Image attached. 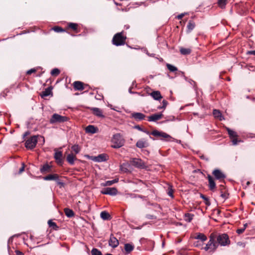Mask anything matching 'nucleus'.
<instances>
[{"instance_id":"obj_1","label":"nucleus","mask_w":255,"mask_h":255,"mask_svg":"<svg viewBox=\"0 0 255 255\" xmlns=\"http://www.w3.org/2000/svg\"><path fill=\"white\" fill-rule=\"evenodd\" d=\"M127 37L124 31L116 33L112 40V43L116 46L124 45L126 43Z\"/></svg>"},{"instance_id":"obj_2","label":"nucleus","mask_w":255,"mask_h":255,"mask_svg":"<svg viewBox=\"0 0 255 255\" xmlns=\"http://www.w3.org/2000/svg\"><path fill=\"white\" fill-rule=\"evenodd\" d=\"M209 238V241L204 249L206 251H209V252L214 253L218 247V244L216 242V235L213 233L211 234Z\"/></svg>"},{"instance_id":"obj_3","label":"nucleus","mask_w":255,"mask_h":255,"mask_svg":"<svg viewBox=\"0 0 255 255\" xmlns=\"http://www.w3.org/2000/svg\"><path fill=\"white\" fill-rule=\"evenodd\" d=\"M112 142L114 144L112 145V147L119 148L124 145L125 140L120 133H116L113 135Z\"/></svg>"},{"instance_id":"obj_4","label":"nucleus","mask_w":255,"mask_h":255,"mask_svg":"<svg viewBox=\"0 0 255 255\" xmlns=\"http://www.w3.org/2000/svg\"><path fill=\"white\" fill-rule=\"evenodd\" d=\"M216 239L218 246H226L230 244V240L227 234H220L217 236L216 235Z\"/></svg>"},{"instance_id":"obj_5","label":"nucleus","mask_w":255,"mask_h":255,"mask_svg":"<svg viewBox=\"0 0 255 255\" xmlns=\"http://www.w3.org/2000/svg\"><path fill=\"white\" fill-rule=\"evenodd\" d=\"M214 179L222 183H225V179L226 178V175L221 170L215 169L212 172Z\"/></svg>"},{"instance_id":"obj_6","label":"nucleus","mask_w":255,"mask_h":255,"mask_svg":"<svg viewBox=\"0 0 255 255\" xmlns=\"http://www.w3.org/2000/svg\"><path fill=\"white\" fill-rule=\"evenodd\" d=\"M68 120L69 118L67 117L62 116L57 114H54L50 119L49 122L52 124L55 123H61L66 122Z\"/></svg>"},{"instance_id":"obj_7","label":"nucleus","mask_w":255,"mask_h":255,"mask_svg":"<svg viewBox=\"0 0 255 255\" xmlns=\"http://www.w3.org/2000/svg\"><path fill=\"white\" fill-rule=\"evenodd\" d=\"M38 137H39L38 135H33L26 140L25 143V147L30 149L34 148L37 143V138Z\"/></svg>"},{"instance_id":"obj_8","label":"nucleus","mask_w":255,"mask_h":255,"mask_svg":"<svg viewBox=\"0 0 255 255\" xmlns=\"http://www.w3.org/2000/svg\"><path fill=\"white\" fill-rule=\"evenodd\" d=\"M130 162L132 166L138 168L144 169L146 167L144 162L139 158H133Z\"/></svg>"},{"instance_id":"obj_9","label":"nucleus","mask_w":255,"mask_h":255,"mask_svg":"<svg viewBox=\"0 0 255 255\" xmlns=\"http://www.w3.org/2000/svg\"><path fill=\"white\" fill-rule=\"evenodd\" d=\"M150 134L155 137H159L160 139H162L163 138H171V137L166 133L159 131L157 130H153Z\"/></svg>"},{"instance_id":"obj_10","label":"nucleus","mask_w":255,"mask_h":255,"mask_svg":"<svg viewBox=\"0 0 255 255\" xmlns=\"http://www.w3.org/2000/svg\"><path fill=\"white\" fill-rule=\"evenodd\" d=\"M207 179L208 180V187L210 191H215L216 189V184L214 178L210 174H208Z\"/></svg>"},{"instance_id":"obj_11","label":"nucleus","mask_w":255,"mask_h":255,"mask_svg":"<svg viewBox=\"0 0 255 255\" xmlns=\"http://www.w3.org/2000/svg\"><path fill=\"white\" fill-rule=\"evenodd\" d=\"M118 192V190L117 188L115 187L112 188H105L101 191V193L103 194L106 195H115L117 194Z\"/></svg>"},{"instance_id":"obj_12","label":"nucleus","mask_w":255,"mask_h":255,"mask_svg":"<svg viewBox=\"0 0 255 255\" xmlns=\"http://www.w3.org/2000/svg\"><path fill=\"white\" fill-rule=\"evenodd\" d=\"M219 191L220 192V196L226 200L229 198V194L226 187L223 185H220L219 186Z\"/></svg>"},{"instance_id":"obj_13","label":"nucleus","mask_w":255,"mask_h":255,"mask_svg":"<svg viewBox=\"0 0 255 255\" xmlns=\"http://www.w3.org/2000/svg\"><path fill=\"white\" fill-rule=\"evenodd\" d=\"M131 117L135 121L138 122L144 120L146 116L141 113L134 112L131 114Z\"/></svg>"},{"instance_id":"obj_14","label":"nucleus","mask_w":255,"mask_h":255,"mask_svg":"<svg viewBox=\"0 0 255 255\" xmlns=\"http://www.w3.org/2000/svg\"><path fill=\"white\" fill-rule=\"evenodd\" d=\"M109 246L113 248L117 247L119 244V241L114 236L113 234L110 236V238L109 241Z\"/></svg>"},{"instance_id":"obj_15","label":"nucleus","mask_w":255,"mask_h":255,"mask_svg":"<svg viewBox=\"0 0 255 255\" xmlns=\"http://www.w3.org/2000/svg\"><path fill=\"white\" fill-rule=\"evenodd\" d=\"M163 116V115L162 113L153 114L147 117V120L149 122H156L160 120Z\"/></svg>"},{"instance_id":"obj_16","label":"nucleus","mask_w":255,"mask_h":255,"mask_svg":"<svg viewBox=\"0 0 255 255\" xmlns=\"http://www.w3.org/2000/svg\"><path fill=\"white\" fill-rule=\"evenodd\" d=\"M148 142L144 138H142L138 140L136 143V146L139 148H145L148 146Z\"/></svg>"},{"instance_id":"obj_17","label":"nucleus","mask_w":255,"mask_h":255,"mask_svg":"<svg viewBox=\"0 0 255 255\" xmlns=\"http://www.w3.org/2000/svg\"><path fill=\"white\" fill-rule=\"evenodd\" d=\"M73 85L75 90L82 91L85 89L84 83L81 81H75Z\"/></svg>"},{"instance_id":"obj_18","label":"nucleus","mask_w":255,"mask_h":255,"mask_svg":"<svg viewBox=\"0 0 255 255\" xmlns=\"http://www.w3.org/2000/svg\"><path fill=\"white\" fill-rule=\"evenodd\" d=\"M40 171L42 174L51 172L52 171V166L48 163L43 164L40 168Z\"/></svg>"},{"instance_id":"obj_19","label":"nucleus","mask_w":255,"mask_h":255,"mask_svg":"<svg viewBox=\"0 0 255 255\" xmlns=\"http://www.w3.org/2000/svg\"><path fill=\"white\" fill-rule=\"evenodd\" d=\"M54 158L58 164L62 165L63 163L62 151H56L54 154Z\"/></svg>"},{"instance_id":"obj_20","label":"nucleus","mask_w":255,"mask_h":255,"mask_svg":"<svg viewBox=\"0 0 255 255\" xmlns=\"http://www.w3.org/2000/svg\"><path fill=\"white\" fill-rule=\"evenodd\" d=\"M98 128L93 125H89L85 128V131L88 133H95L98 132Z\"/></svg>"},{"instance_id":"obj_21","label":"nucleus","mask_w":255,"mask_h":255,"mask_svg":"<svg viewBox=\"0 0 255 255\" xmlns=\"http://www.w3.org/2000/svg\"><path fill=\"white\" fill-rule=\"evenodd\" d=\"M67 28L72 29L76 33L80 31L78 24L75 23L70 22L68 23Z\"/></svg>"},{"instance_id":"obj_22","label":"nucleus","mask_w":255,"mask_h":255,"mask_svg":"<svg viewBox=\"0 0 255 255\" xmlns=\"http://www.w3.org/2000/svg\"><path fill=\"white\" fill-rule=\"evenodd\" d=\"M66 160L70 164L73 165L74 164V161L77 160V157L75 154L73 153H71L68 154Z\"/></svg>"},{"instance_id":"obj_23","label":"nucleus","mask_w":255,"mask_h":255,"mask_svg":"<svg viewBox=\"0 0 255 255\" xmlns=\"http://www.w3.org/2000/svg\"><path fill=\"white\" fill-rule=\"evenodd\" d=\"M94 115L95 116L100 117L104 118V116L103 115L102 111L98 108H93L91 109Z\"/></svg>"},{"instance_id":"obj_24","label":"nucleus","mask_w":255,"mask_h":255,"mask_svg":"<svg viewBox=\"0 0 255 255\" xmlns=\"http://www.w3.org/2000/svg\"><path fill=\"white\" fill-rule=\"evenodd\" d=\"M150 95L155 100L159 101L162 98V96H161L160 92L158 91L152 92L150 94Z\"/></svg>"},{"instance_id":"obj_25","label":"nucleus","mask_w":255,"mask_h":255,"mask_svg":"<svg viewBox=\"0 0 255 255\" xmlns=\"http://www.w3.org/2000/svg\"><path fill=\"white\" fill-rule=\"evenodd\" d=\"M52 89L51 87H49L46 88L45 91L41 92L40 94V96L42 98H44L45 97L51 95L52 94Z\"/></svg>"},{"instance_id":"obj_26","label":"nucleus","mask_w":255,"mask_h":255,"mask_svg":"<svg viewBox=\"0 0 255 255\" xmlns=\"http://www.w3.org/2000/svg\"><path fill=\"white\" fill-rule=\"evenodd\" d=\"M58 174H48L45 176L43 177V179L46 181L54 180L57 179Z\"/></svg>"},{"instance_id":"obj_27","label":"nucleus","mask_w":255,"mask_h":255,"mask_svg":"<svg viewBox=\"0 0 255 255\" xmlns=\"http://www.w3.org/2000/svg\"><path fill=\"white\" fill-rule=\"evenodd\" d=\"M100 217L104 220H110L112 218L110 214L106 211H102L101 213Z\"/></svg>"},{"instance_id":"obj_28","label":"nucleus","mask_w":255,"mask_h":255,"mask_svg":"<svg viewBox=\"0 0 255 255\" xmlns=\"http://www.w3.org/2000/svg\"><path fill=\"white\" fill-rule=\"evenodd\" d=\"M107 160V156L105 154H101L95 157V160L98 162L105 161Z\"/></svg>"},{"instance_id":"obj_29","label":"nucleus","mask_w":255,"mask_h":255,"mask_svg":"<svg viewBox=\"0 0 255 255\" xmlns=\"http://www.w3.org/2000/svg\"><path fill=\"white\" fill-rule=\"evenodd\" d=\"M192 50L189 48H184L181 47L180 48V52L184 55H189L191 53Z\"/></svg>"},{"instance_id":"obj_30","label":"nucleus","mask_w":255,"mask_h":255,"mask_svg":"<svg viewBox=\"0 0 255 255\" xmlns=\"http://www.w3.org/2000/svg\"><path fill=\"white\" fill-rule=\"evenodd\" d=\"M134 249V246L132 244H125V250L127 254L130 253Z\"/></svg>"},{"instance_id":"obj_31","label":"nucleus","mask_w":255,"mask_h":255,"mask_svg":"<svg viewBox=\"0 0 255 255\" xmlns=\"http://www.w3.org/2000/svg\"><path fill=\"white\" fill-rule=\"evenodd\" d=\"M226 129L231 139L238 137V135L236 131L231 129L229 128H227Z\"/></svg>"},{"instance_id":"obj_32","label":"nucleus","mask_w":255,"mask_h":255,"mask_svg":"<svg viewBox=\"0 0 255 255\" xmlns=\"http://www.w3.org/2000/svg\"><path fill=\"white\" fill-rule=\"evenodd\" d=\"M129 165L128 163H124L120 165V170L123 172L127 173L129 172Z\"/></svg>"},{"instance_id":"obj_33","label":"nucleus","mask_w":255,"mask_h":255,"mask_svg":"<svg viewBox=\"0 0 255 255\" xmlns=\"http://www.w3.org/2000/svg\"><path fill=\"white\" fill-rule=\"evenodd\" d=\"M64 211L65 215L69 218H71L74 216V212L69 208H65Z\"/></svg>"},{"instance_id":"obj_34","label":"nucleus","mask_w":255,"mask_h":255,"mask_svg":"<svg viewBox=\"0 0 255 255\" xmlns=\"http://www.w3.org/2000/svg\"><path fill=\"white\" fill-rule=\"evenodd\" d=\"M48 224L50 228H51L55 231H57L59 229V227L57 225L56 223L53 222L51 220L48 221Z\"/></svg>"},{"instance_id":"obj_35","label":"nucleus","mask_w":255,"mask_h":255,"mask_svg":"<svg viewBox=\"0 0 255 255\" xmlns=\"http://www.w3.org/2000/svg\"><path fill=\"white\" fill-rule=\"evenodd\" d=\"M119 181L118 179H115L113 180H109L106 181L105 183H101V185L103 186H111L113 184L118 182Z\"/></svg>"},{"instance_id":"obj_36","label":"nucleus","mask_w":255,"mask_h":255,"mask_svg":"<svg viewBox=\"0 0 255 255\" xmlns=\"http://www.w3.org/2000/svg\"><path fill=\"white\" fill-rule=\"evenodd\" d=\"M195 23L193 21L190 20L187 25V32H190L195 27Z\"/></svg>"},{"instance_id":"obj_37","label":"nucleus","mask_w":255,"mask_h":255,"mask_svg":"<svg viewBox=\"0 0 255 255\" xmlns=\"http://www.w3.org/2000/svg\"><path fill=\"white\" fill-rule=\"evenodd\" d=\"M213 115L215 118L219 119L220 121H222V114L219 110H214L213 112Z\"/></svg>"},{"instance_id":"obj_38","label":"nucleus","mask_w":255,"mask_h":255,"mask_svg":"<svg viewBox=\"0 0 255 255\" xmlns=\"http://www.w3.org/2000/svg\"><path fill=\"white\" fill-rule=\"evenodd\" d=\"M195 239L200 240L202 242L205 241L207 239V237L202 233H198Z\"/></svg>"},{"instance_id":"obj_39","label":"nucleus","mask_w":255,"mask_h":255,"mask_svg":"<svg viewBox=\"0 0 255 255\" xmlns=\"http://www.w3.org/2000/svg\"><path fill=\"white\" fill-rule=\"evenodd\" d=\"M71 149L73 152H74V154L76 155L79 153L80 151L81 148L78 144H74L71 147Z\"/></svg>"},{"instance_id":"obj_40","label":"nucleus","mask_w":255,"mask_h":255,"mask_svg":"<svg viewBox=\"0 0 255 255\" xmlns=\"http://www.w3.org/2000/svg\"><path fill=\"white\" fill-rule=\"evenodd\" d=\"M227 3V0H218V4L221 8H225Z\"/></svg>"},{"instance_id":"obj_41","label":"nucleus","mask_w":255,"mask_h":255,"mask_svg":"<svg viewBox=\"0 0 255 255\" xmlns=\"http://www.w3.org/2000/svg\"><path fill=\"white\" fill-rule=\"evenodd\" d=\"M193 217L194 215L193 214L190 213H186L184 215V220L188 222H190L193 219Z\"/></svg>"},{"instance_id":"obj_42","label":"nucleus","mask_w":255,"mask_h":255,"mask_svg":"<svg viewBox=\"0 0 255 255\" xmlns=\"http://www.w3.org/2000/svg\"><path fill=\"white\" fill-rule=\"evenodd\" d=\"M51 30H54L56 32H65V30L62 27L59 26H55L51 28Z\"/></svg>"},{"instance_id":"obj_43","label":"nucleus","mask_w":255,"mask_h":255,"mask_svg":"<svg viewBox=\"0 0 255 255\" xmlns=\"http://www.w3.org/2000/svg\"><path fill=\"white\" fill-rule=\"evenodd\" d=\"M200 196L202 199L204 200L205 203L207 206H209L211 205V203L209 201V199L206 196H205L203 194H200Z\"/></svg>"},{"instance_id":"obj_44","label":"nucleus","mask_w":255,"mask_h":255,"mask_svg":"<svg viewBox=\"0 0 255 255\" xmlns=\"http://www.w3.org/2000/svg\"><path fill=\"white\" fill-rule=\"evenodd\" d=\"M166 67L168 68V69L171 72H175V71H177V67H176L174 66H173L170 64H167Z\"/></svg>"},{"instance_id":"obj_45","label":"nucleus","mask_w":255,"mask_h":255,"mask_svg":"<svg viewBox=\"0 0 255 255\" xmlns=\"http://www.w3.org/2000/svg\"><path fill=\"white\" fill-rule=\"evenodd\" d=\"M173 192L174 190L172 189V187L171 186H169L167 190V193L172 198L174 197Z\"/></svg>"},{"instance_id":"obj_46","label":"nucleus","mask_w":255,"mask_h":255,"mask_svg":"<svg viewBox=\"0 0 255 255\" xmlns=\"http://www.w3.org/2000/svg\"><path fill=\"white\" fill-rule=\"evenodd\" d=\"M91 254L92 255H102L101 252L96 248H94L92 250Z\"/></svg>"},{"instance_id":"obj_47","label":"nucleus","mask_w":255,"mask_h":255,"mask_svg":"<svg viewBox=\"0 0 255 255\" xmlns=\"http://www.w3.org/2000/svg\"><path fill=\"white\" fill-rule=\"evenodd\" d=\"M60 71L58 69L54 68L51 70V74L53 76H57L60 74Z\"/></svg>"},{"instance_id":"obj_48","label":"nucleus","mask_w":255,"mask_h":255,"mask_svg":"<svg viewBox=\"0 0 255 255\" xmlns=\"http://www.w3.org/2000/svg\"><path fill=\"white\" fill-rule=\"evenodd\" d=\"M233 144L234 145H237L239 143L243 142V140L241 139H239L238 137H235L231 139Z\"/></svg>"},{"instance_id":"obj_49","label":"nucleus","mask_w":255,"mask_h":255,"mask_svg":"<svg viewBox=\"0 0 255 255\" xmlns=\"http://www.w3.org/2000/svg\"><path fill=\"white\" fill-rule=\"evenodd\" d=\"M168 102L166 100H164L162 101V105L161 106H158L157 107V109H165L166 108L167 105H168Z\"/></svg>"},{"instance_id":"obj_50","label":"nucleus","mask_w":255,"mask_h":255,"mask_svg":"<svg viewBox=\"0 0 255 255\" xmlns=\"http://www.w3.org/2000/svg\"><path fill=\"white\" fill-rule=\"evenodd\" d=\"M57 184L60 186V187H63L64 186V183L59 179V176L58 175L57 179L55 180Z\"/></svg>"},{"instance_id":"obj_51","label":"nucleus","mask_w":255,"mask_h":255,"mask_svg":"<svg viewBox=\"0 0 255 255\" xmlns=\"http://www.w3.org/2000/svg\"><path fill=\"white\" fill-rule=\"evenodd\" d=\"M134 128L139 130L146 132L147 134H150V132L149 131L144 130L139 125L135 126Z\"/></svg>"},{"instance_id":"obj_52","label":"nucleus","mask_w":255,"mask_h":255,"mask_svg":"<svg viewBox=\"0 0 255 255\" xmlns=\"http://www.w3.org/2000/svg\"><path fill=\"white\" fill-rule=\"evenodd\" d=\"M24 168H25V164L23 162V163H22L21 167L19 169L18 173L21 174V173H22L24 170Z\"/></svg>"},{"instance_id":"obj_53","label":"nucleus","mask_w":255,"mask_h":255,"mask_svg":"<svg viewBox=\"0 0 255 255\" xmlns=\"http://www.w3.org/2000/svg\"><path fill=\"white\" fill-rule=\"evenodd\" d=\"M237 245L242 248H245L246 246V244L244 242H239L237 243Z\"/></svg>"},{"instance_id":"obj_54","label":"nucleus","mask_w":255,"mask_h":255,"mask_svg":"<svg viewBox=\"0 0 255 255\" xmlns=\"http://www.w3.org/2000/svg\"><path fill=\"white\" fill-rule=\"evenodd\" d=\"M36 71V70L35 68L31 69L28 70L26 72L27 75H30L33 73H35Z\"/></svg>"},{"instance_id":"obj_55","label":"nucleus","mask_w":255,"mask_h":255,"mask_svg":"<svg viewBox=\"0 0 255 255\" xmlns=\"http://www.w3.org/2000/svg\"><path fill=\"white\" fill-rule=\"evenodd\" d=\"M245 228L238 229L237 230V233L238 234H241L245 231Z\"/></svg>"},{"instance_id":"obj_56","label":"nucleus","mask_w":255,"mask_h":255,"mask_svg":"<svg viewBox=\"0 0 255 255\" xmlns=\"http://www.w3.org/2000/svg\"><path fill=\"white\" fill-rule=\"evenodd\" d=\"M15 253L16 255H24V254L19 250H16Z\"/></svg>"},{"instance_id":"obj_57","label":"nucleus","mask_w":255,"mask_h":255,"mask_svg":"<svg viewBox=\"0 0 255 255\" xmlns=\"http://www.w3.org/2000/svg\"><path fill=\"white\" fill-rule=\"evenodd\" d=\"M248 54L255 55V50L249 51L247 52Z\"/></svg>"},{"instance_id":"obj_58","label":"nucleus","mask_w":255,"mask_h":255,"mask_svg":"<svg viewBox=\"0 0 255 255\" xmlns=\"http://www.w3.org/2000/svg\"><path fill=\"white\" fill-rule=\"evenodd\" d=\"M184 14H183V13H181L179 15H178L177 16V18L178 19H181L182 18V17L184 16Z\"/></svg>"},{"instance_id":"obj_59","label":"nucleus","mask_w":255,"mask_h":255,"mask_svg":"<svg viewBox=\"0 0 255 255\" xmlns=\"http://www.w3.org/2000/svg\"><path fill=\"white\" fill-rule=\"evenodd\" d=\"M200 158H201V159H205V160H207V161H208V160H209V159H208V158H206V157H205L204 155H201V156H200Z\"/></svg>"},{"instance_id":"obj_60","label":"nucleus","mask_w":255,"mask_h":255,"mask_svg":"<svg viewBox=\"0 0 255 255\" xmlns=\"http://www.w3.org/2000/svg\"><path fill=\"white\" fill-rule=\"evenodd\" d=\"M194 245L195 246L198 247V246L200 245L201 244L199 243V242H197L196 243H194Z\"/></svg>"},{"instance_id":"obj_61","label":"nucleus","mask_w":255,"mask_h":255,"mask_svg":"<svg viewBox=\"0 0 255 255\" xmlns=\"http://www.w3.org/2000/svg\"><path fill=\"white\" fill-rule=\"evenodd\" d=\"M29 134V132L27 131V132H25V133L24 134V136H27Z\"/></svg>"},{"instance_id":"obj_62","label":"nucleus","mask_w":255,"mask_h":255,"mask_svg":"<svg viewBox=\"0 0 255 255\" xmlns=\"http://www.w3.org/2000/svg\"><path fill=\"white\" fill-rule=\"evenodd\" d=\"M247 226H248V224L247 223L245 224L244 225V227L243 228H245V229H246Z\"/></svg>"},{"instance_id":"obj_63","label":"nucleus","mask_w":255,"mask_h":255,"mask_svg":"<svg viewBox=\"0 0 255 255\" xmlns=\"http://www.w3.org/2000/svg\"><path fill=\"white\" fill-rule=\"evenodd\" d=\"M129 92L130 93H131V88H130L129 89Z\"/></svg>"},{"instance_id":"obj_64","label":"nucleus","mask_w":255,"mask_h":255,"mask_svg":"<svg viewBox=\"0 0 255 255\" xmlns=\"http://www.w3.org/2000/svg\"><path fill=\"white\" fill-rule=\"evenodd\" d=\"M247 185H250V182L249 181H248L247 183Z\"/></svg>"}]
</instances>
